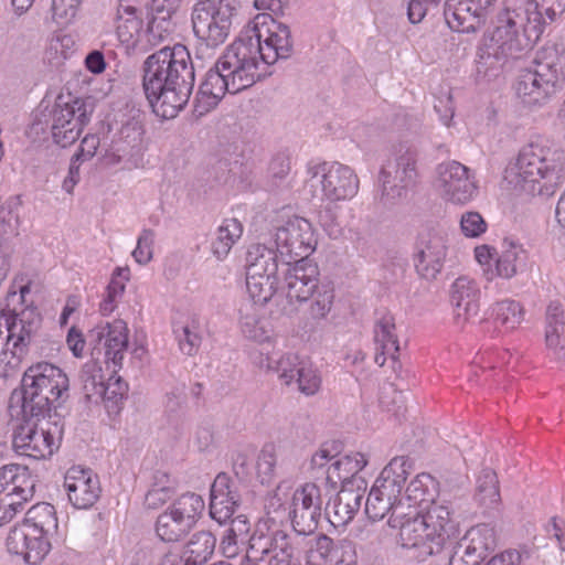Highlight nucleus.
Masks as SVG:
<instances>
[{"label": "nucleus", "instance_id": "23", "mask_svg": "<svg viewBox=\"0 0 565 565\" xmlns=\"http://www.w3.org/2000/svg\"><path fill=\"white\" fill-rule=\"evenodd\" d=\"M64 488L72 505L88 509L100 494L98 477L90 470L78 466L70 468L64 477Z\"/></svg>", "mask_w": 565, "mask_h": 565}, {"label": "nucleus", "instance_id": "4", "mask_svg": "<svg viewBox=\"0 0 565 565\" xmlns=\"http://www.w3.org/2000/svg\"><path fill=\"white\" fill-rule=\"evenodd\" d=\"M516 175L533 195L550 198L565 184V152L541 141L522 147L515 160Z\"/></svg>", "mask_w": 565, "mask_h": 565}, {"label": "nucleus", "instance_id": "40", "mask_svg": "<svg viewBox=\"0 0 565 565\" xmlns=\"http://www.w3.org/2000/svg\"><path fill=\"white\" fill-rule=\"evenodd\" d=\"M435 480L429 473L417 475L406 487L405 490V504H411L415 508L416 504L423 502H434L431 490L434 488Z\"/></svg>", "mask_w": 565, "mask_h": 565}, {"label": "nucleus", "instance_id": "14", "mask_svg": "<svg viewBox=\"0 0 565 565\" xmlns=\"http://www.w3.org/2000/svg\"><path fill=\"white\" fill-rule=\"evenodd\" d=\"M406 514L407 516L397 523L401 546L413 550L420 561L441 554L446 547L443 534L433 533L427 523L420 520V512L416 508L411 507Z\"/></svg>", "mask_w": 565, "mask_h": 565}, {"label": "nucleus", "instance_id": "31", "mask_svg": "<svg viewBox=\"0 0 565 565\" xmlns=\"http://www.w3.org/2000/svg\"><path fill=\"white\" fill-rule=\"evenodd\" d=\"M459 541L466 551L482 562L497 547V533L490 524H478L467 531Z\"/></svg>", "mask_w": 565, "mask_h": 565}, {"label": "nucleus", "instance_id": "43", "mask_svg": "<svg viewBox=\"0 0 565 565\" xmlns=\"http://www.w3.org/2000/svg\"><path fill=\"white\" fill-rule=\"evenodd\" d=\"M495 321L508 330L515 329L523 320V308L514 300L505 299L493 308Z\"/></svg>", "mask_w": 565, "mask_h": 565}, {"label": "nucleus", "instance_id": "10", "mask_svg": "<svg viewBox=\"0 0 565 565\" xmlns=\"http://www.w3.org/2000/svg\"><path fill=\"white\" fill-rule=\"evenodd\" d=\"M238 0H199L193 7V33L209 47L223 44L230 35Z\"/></svg>", "mask_w": 565, "mask_h": 565}, {"label": "nucleus", "instance_id": "59", "mask_svg": "<svg viewBox=\"0 0 565 565\" xmlns=\"http://www.w3.org/2000/svg\"><path fill=\"white\" fill-rule=\"evenodd\" d=\"M269 550L268 557L270 556H279L281 553L284 554H292L294 548L289 542V536L282 530H274L269 532Z\"/></svg>", "mask_w": 565, "mask_h": 565}, {"label": "nucleus", "instance_id": "17", "mask_svg": "<svg viewBox=\"0 0 565 565\" xmlns=\"http://www.w3.org/2000/svg\"><path fill=\"white\" fill-rule=\"evenodd\" d=\"M1 318L4 319L7 330L6 345L12 343L14 355L25 354L30 347L35 344L41 337L42 317L34 308H24L20 312L15 310H3Z\"/></svg>", "mask_w": 565, "mask_h": 565}, {"label": "nucleus", "instance_id": "15", "mask_svg": "<svg viewBox=\"0 0 565 565\" xmlns=\"http://www.w3.org/2000/svg\"><path fill=\"white\" fill-rule=\"evenodd\" d=\"M308 174L310 181L317 179L323 196L330 202L350 200L359 191V179L354 171L338 162L309 167Z\"/></svg>", "mask_w": 565, "mask_h": 565}, {"label": "nucleus", "instance_id": "2", "mask_svg": "<svg viewBox=\"0 0 565 565\" xmlns=\"http://www.w3.org/2000/svg\"><path fill=\"white\" fill-rule=\"evenodd\" d=\"M68 397L70 380L58 366L39 362L25 370L9 399L10 414L19 420L12 436L17 454L39 460L58 449L63 424L56 411Z\"/></svg>", "mask_w": 565, "mask_h": 565}, {"label": "nucleus", "instance_id": "46", "mask_svg": "<svg viewBox=\"0 0 565 565\" xmlns=\"http://www.w3.org/2000/svg\"><path fill=\"white\" fill-rule=\"evenodd\" d=\"M267 367L274 370L279 374V377L289 385L296 377V370L303 364V361L299 360V356L294 353H287L280 356L278 360L267 358Z\"/></svg>", "mask_w": 565, "mask_h": 565}, {"label": "nucleus", "instance_id": "22", "mask_svg": "<svg viewBox=\"0 0 565 565\" xmlns=\"http://www.w3.org/2000/svg\"><path fill=\"white\" fill-rule=\"evenodd\" d=\"M242 504L238 483L226 472H220L210 488V516L218 524H225Z\"/></svg>", "mask_w": 565, "mask_h": 565}, {"label": "nucleus", "instance_id": "51", "mask_svg": "<svg viewBox=\"0 0 565 565\" xmlns=\"http://www.w3.org/2000/svg\"><path fill=\"white\" fill-rule=\"evenodd\" d=\"M329 565H356V553L351 541H333Z\"/></svg>", "mask_w": 565, "mask_h": 565}, {"label": "nucleus", "instance_id": "56", "mask_svg": "<svg viewBox=\"0 0 565 565\" xmlns=\"http://www.w3.org/2000/svg\"><path fill=\"white\" fill-rule=\"evenodd\" d=\"M411 468L412 462L408 457L397 456L387 463L381 473L386 478H394L396 480L399 479L401 482L405 484Z\"/></svg>", "mask_w": 565, "mask_h": 565}, {"label": "nucleus", "instance_id": "35", "mask_svg": "<svg viewBox=\"0 0 565 565\" xmlns=\"http://www.w3.org/2000/svg\"><path fill=\"white\" fill-rule=\"evenodd\" d=\"M475 501L484 509H494L500 503L499 480L494 470L483 469L477 478Z\"/></svg>", "mask_w": 565, "mask_h": 565}, {"label": "nucleus", "instance_id": "52", "mask_svg": "<svg viewBox=\"0 0 565 565\" xmlns=\"http://www.w3.org/2000/svg\"><path fill=\"white\" fill-rule=\"evenodd\" d=\"M269 532L263 533L257 530L248 539L247 558L254 563H260L268 557Z\"/></svg>", "mask_w": 565, "mask_h": 565}, {"label": "nucleus", "instance_id": "21", "mask_svg": "<svg viewBox=\"0 0 565 565\" xmlns=\"http://www.w3.org/2000/svg\"><path fill=\"white\" fill-rule=\"evenodd\" d=\"M495 1L445 0L443 11L445 21L454 31L476 32L484 24L487 11Z\"/></svg>", "mask_w": 565, "mask_h": 565}, {"label": "nucleus", "instance_id": "12", "mask_svg": "<svg viewBox=\"0 0 565 565\" xmlns=\"http://www.w3.org/2000/svg\"><path fill=\"white\" fill-rule=\"evenodd\" d=\"M204 500L194 492L175 499L156 521V533L166 543H175L185 537L195 526L204 510Z\"/></svg>", "mask_w": 565, "mask_h": 565}, {"label": "nucleus", "instance_id": "58", "mask_svg": "<svg viewBox=\"0 0 565 565\" xmlns=\"http://www.w3.org/2000/svg\"><path fill=\"white\" fill-rule=\"evenodd\" d=\"M181 0H150L152 19L167 22L178 11Z\"/></svg>", "mask_w": 565, "mask_h": 565}, {"label": "nucleus", "instance_id": "26", "mask_svg": "<svg viewBox=\"0 0 565 565\" xmlns=\"http://www.w3.org/2000/svg\"><path fill=\"white\" fill-rule=\"evenodd\" d=\"M367 460L361 452H351L340 457L328 466L326 470V480L331 483L340 481L342 486L347 483L352 487L361 486L365 488V480L358 477V473L366 466Z\"/></svg>", "mask_w": 565, "mask_h": 565}, {"label": "nucleus", "instance_id": "42", "mask_svg": "<svg viewBox=\"0 0 565 565\" xmlns=\"http://www.w3.org/2000/svg\"><path fill=\"white\" fill-rule=\"evenodd\" d=\"M310 298H312L309 309L311 318L315 320L327 318L333 306V287L330 284H320Z\"/></svg>", "mask_w": 565, "mask_h": 565}, {"label": "nucleus", "instance_id": "28", "mask_svg": "<svg viewBox=\"0 0 565 565\" xmlns=\"http://www.w3.org/2000/svg\"><path fill=\"white\" fill-rule=\"evenodd\" d=\"M35 483L28 475V468L20 465H6L0 469V494L19 497L22 501H28L33 497Z\"/></svg>", "mask_w": 565, "mask_h": 565}, {"label": "nucleus", "instance_id": "39", "mask_svg": "<svg viewBox=\"0 0 565 565\" xmlns=\"http://www.w3.org/2000/svg\"><path fill=\"white\" fill-rule=\"evenodd\" d=\"M243 226L236 218H226L217 228L216 237L212 243V252L217 258H224L234 243L241 237Z\"/></svg>", "mask_w": 565, "mask_h": 565}, {"label": "nucleus", "instance_id": "11", "mask_svg": "<svg viewBox=\"0 0 565 565\" xmlns=\"http://www.w3.org/2000/svg\"><path fill=\"white\" fill-rule=\"evenodd\" d=\"M92 111L85 100L58 95L46 119L53 141L62 148L73 145L89 122Z\"/></svg>", "mask_w": 565, "mask_h": 565}, {"label": "nucleus", "instance_id": "13", "mask_svg": "<svg viewBox=\"0 0 565 565\" xmlns=\"http://www.w3.org/2000/svg\"><path fill=\"white\" fill-rule=\"evenodd\" d=\"M271 242L282 262L308 258L317 243L310 222L299 216L288 218L284 224L276 226Z\"/></svg>", "mask_w": 565, "mask_h": 565}, {"label": "nucleus", "instance_id": "48", "mask_svg": "<svg viewBox=\"0 0 565 565\" xmlns=\"http://www.w3.org/2000/svg\"><path fill=\"white\" fill-rule=\"evenodd\" d=\"M333 540L320 534L307 552V565H329Z\"/></svg>", "mask_w": 565, "mask_h": 565}, {"label": "nucleus", "instance_id": "19", "mask_svg": "<svg viewBox=\"0 0 565 565\" xmlns=\"http://www.w3.org/2000/svg\"><path fill=\"white\" fill-rule=\"evenodd\" d=\"M291 507L289 518L294 531L300 535L313 533L322 512L320 488L312 482L305 483L294 492Z\"/></svg>", "mask_w": 565, "mask_h": 565}, {"label": "nucleus", "instance_id": "57", "mask_svg": "<svg viewBox=\"0 0 565 565\" xmlns=\"http://www.w3.org/2000/svg\"><path fill=\"white\" fill-rule=\"evenodd\" d=\"M275 466L276 456L274 447L267 445L259 452L256 463L257 473L262 478V482L271 477Z\"/></svg>", "mask_w": 565, "mask_h": 565}, {"label": "nucleus", "instance_id": "55", "mask_svg": "<svg viewBox=\"0 0 565 565\" xmlns=\"http://www.w3.org/2000/svg\"><path fill=\"white\" fill-rule=\"evenodd\" d=\"M154 233L152 230H143L137 241V246L132 252V256L137 263L145 265L152 258V245Z\"/></svg>", "mask_w": 565, "mask_h": 565}, {"label": "nucleus", "instance_id": "6", "mask_svg": "<svg viewBox=\"0 0 565 565\" xmlns=\"http://www.w3.org/2000/svg\"><path fill=\"white\" fill-rule=\"evenodd\" d=\"M565 82V46L546 44L533 61V67L518 75L514 88L518 97L529 106L544 103Z\"/></svg>", "mask_w": 565, "mask_h": 565}, {"label": "nucleus", "instance_id": "24", "mask_svg": "<svg viewBox=\"0 0 565 565\" xmlns=\"http://www.w3.org/2000/svg\"><path fill=\"white\" fill-rule=\"evenodd\" d=\"M480 289L473 279L466 276L457 278L450 292V301L455 308L457 323H466L479 313Z\"/></svg>", "mask_w": 565, "mask_h": 565}, {"label": "nucleus", "instance_id": "54", "mask_svg": "<svg viewBox=\"0 0 565 565\" xmlns=\"http://www.w3.org/2000/svg\"><path fill=\"white\" fill-rule=\"evenodd\" d=\"M460 227L465 236L479 237L487 230V223L478 212H466L461 215Z\"/></svg>", "mask_w": 565, "mask_h": 565}, {"label": "nucleus", "instance_id": "29", "mask_svg": "<svg viewBox=\"0 0 565 565\" xmlns=\"http://www.w3.org/2000/svg\"><path fill=\"white\" fill-rule=\"evenodd\" d=\"M411 504L393 503L379 494L373 489L370 490L365 502V513L372 521H380L388 515L387 524L392 529H397V523L407 516L406 512Z\"/></svg>", "mask_w": 565, "mask_h": 565}, {"label": "nucleus", "instance_id": "38", "mask_svg": "<svg viewBox=\"0 0 565 565\" xmlns=\"http://www.w3.org/2000/svg\"><path fill=\"white\" fill-rule=\"evenodd\" d=\"M175 493L174 481L163 471L153 475L151 488L145 495V505L148 509H159L167 503Z\"/></svg>", "mask_w": 565, "mask_h": 565}, {"label": "nucleus", "instance_id": "16", "mask_svg": "<svg viewBox=\"0 0 565 565\" xmlns=\"http://www.w3.org/2000/svg\"><path fill=\"white\" fill-rule=\"evenodd\" d=\"M435 185L441 198L454 204H466L478 194V185L469 169L458 161L437 166Z\"/></svg>", "mask_w": 565, "mask_h": 565}, {"label": "nucleus", "instance_id": "34", "mask_svg": "<svg viewBox=\"0 0 565 565\" xmlns=\"http://www.w3.org/2000/svg\"><path fill=\"white\" fill-rule=\"evenodd\" d=\"M420 520L427 523L429 530L435 534H443L444 544L451 543V535L455 532V523L448 505L433 502L425 513H420Z\"/></svg>", "mask_w": 565, "mask_h": 565}, {"label": "nucleus", "instance_id": "44", "mask_svg": "<svg viewBox=\"0 0 565 565\" xmlns=\"http://www.w3.org/2000/svg\"><path fill=\"white\" fill-rule=\"evenodd\" d=\"M174 334L179 343V349L183 354L192 356L198 352L202 337L198 331L195 321L174 329Z\"/></svg>", "mask_w": 565, "mask_h": 565}, {"label": "nucleus", "instance_id": "37", "mask_svg": "<svg viewBox=\"0 0 565 565\" xmlns=\"http://www.w3.org/2000/svg\"><path fill=\"white\" fill-rule=\"evenodd\" d=\"M395 319L390 312L383 313L375 322L374 340L379 349L386 350L392 360L397 359L399 352L398 339L395 333Z\"/></svg>", "mask_w": 565, "mask_h": 565}, {"label": "nucleus", "instance_id": "50", "mask_svg": "<svg viewBox=\"0 0 565 565\" xmlns=\"http://www.w3.org/2000/svg\"><path fill=\"white\" fill-rule=\"evenodd\" d=\"M440 11V0H411L407 15L411 23L422 22L428 15H436Z\"/></svg>", "mask_w": 565, "mask_h": 565}, {"label": "nucleus", "instance_id": "9", "mask_svg": "<svg viewBox=\"0 0 565 565\" xmlns=\"http://www.w3.org/2000/svg\"><path fill=\"white\" fill-rule=\"evenodd\" d=\"M501 12L534 45L545 26L565 12V0H505Z\"/></svg>", "mask_w": 565, "mask_h": 565}, {"label": "nucleus", "instance_id": "20", "mask_svg": "<svg viewBox=\"0 0 565 565\" xmlns=\"http://www.w3.org/2000/svg\"><path fill=\"white\" fill-rule=\"evenodd\" d=\"M446 255V241L441 234L431 230L419 233L413 256L416 273L423 279H436L444 267Z\"/></svg>", "mask_w": 565, "mask_h": 565}, {"label": "nucleus", "instance_id": "30", "mask_svg": "<svg viewBox=\"0 0 565 565\" xmlns=\"http://www.w3.org/2000/svg\"><path fill=\"white\" fill-rule=\"evenodd\" d=\"M216 537L210 531H198L184 544L178 559L183 565H204L213 555Z\"/></svg>", "mask_w": 565, "mask_h": 565}, {"label": "nucleus", "instance_id": "1", "mask_svg": "<svg viewBox=\"0 0 565 565\" xmlns=\"http://www.w3.org/2000/svg\"><path fill=\"white\" fill-rule=\"evenodd\" d=\"M294 51L290 28L270 15H257L205 73L194 99V110L203 115L226 93L237 94L262 79L259 62L270 65L287 60Z\"/></svg>", "mask_w": 565, "mask_h": 565}, {"label": "nucleus", "instance_id": "3", "mask_svg": "<svg viewBox=\"0 0 565 565\" xmlns=\"http://www.w3.org/2000/svg\"><path fill=\"white\" fill-rule=\"evenodd\" d=\"M142 88L152 111L172 119L184 109L192 95L195 70L188 49L182 44L164 46L142 63Z\"/></svg>", "mask_w": 565, "mask_h": 565}, {"label": "nucleus", "instance_id": "61", "mask_svg": "<svg viewBox=\"0 0 565 565\" xmlns=\"http://www.w3.org/2000/svg\"><path fill=\"white\" fill-rule=\"evenodd\" d=\"M546 330L564 332L565 317L564 310L559 302L553 301L546 309Z\"/></svg>", "mask_w": 565, "mask_h": 565}, {"label": "nucleus", "instance_id": "5", "mask_svg": "<svg viewBox=\"0 0 565 565\" xmlns=\"http://www.w3.org/2000/svg\"><path fill=\"white\" fill-rule=\"evenodd\" d=\"M533 45L511 21L500 12L492 31L483 34L476 53V77L490 82L498 77L509 60L521 57Z\"/></svg>", "mask_w": 565, "mask_h": 565}, {"label": "nucleus", "instance_id": "63", "mask_svg": "<svg viewBox=\"0 0 565 565\" xmlns=\"http://www.w3.org/2000/svg\"><path fill=\"white\" fill-rule=\"evenodd\" d=\"M142 21L138 17L117 20V34L121 42H129L135 34H139Z\"/></svg>", "mask_w": 565, "mask_h": 565}, {"label": "nucleus", "instance_id": "64", "mask_svg": "<svg viewBox=\"0 0 565 565\" xmlns=\"http://www.w3.org/2000/svg\"><path fill=\"white\" fill-rule=\"evenodd\" d=\"M486 565H532L529 557H523L518 551H505L489 559Z\"/></svg>", "mask_w": 565, "mask_h": 565}, {"label": "nucleus", "instance_id": "53", "mask_svg": "<svg viewBox=\"0 0 565 565\" xmlns=\"http://www.w3.org/2000/svg\"><path fill=\"white\" fill-rule=\"evenodd\" d=\"M466 550L460 541L447 543L444 552L448 556V565H480L481 562Z\"/></svg>", "mask_w": 565, "mask_h": 565}, {"label": "nucleus", "instance_id": "25", "mask_svg": "<svg viewBox=\"0 0 565 565\" xmlns=\"http://www.w3.org/2000/svg\"><path fill=\"white\" fill-rule=\"evenodd\" d=\"M364 493L361 486L347 483L335 495L332 504L327 507V515L333 526H344L353 520L361 508Z\"/></svg>", "mask_w": 565, "mask_h": 565}, {"label": "nucleus", "instance_id": "47", "mask_svg": "<svg viewBox=\"0 0 565 565\" xmlns=\"http://www.w3.org/2000/svg\"><path fill=\"white\" fill-rule=\"evenodd\" d=\"M296 381L298 388L305 395H315L321 386V377L318 371L309 363L303 362L299 369L296 370Z\"/></svg>", "mask_w": 565, "mask_h": 565}, {"label": "nucleus", "instance_id": "27", "mask_svg": "<svg viewBox=\"0 0 565 565\" xmlns=\"http://www.w3.org/2000/svg\"><path fill=\"white\" fill-rule=\"evenodd\" d=\"M282 259L274 246L266 244L252 245L246 254V273L255 275L280 276Z\"/></svg>", "mask_w": 565, "mask_h": 565}, {"label": "nucleus", "instance_id": "18", "mask_svg": "<svg viewBox=\"0 0 565 565\" xmlns=\"http://www.w3.org/2000/svg\"><path fill=\"white\" fill-rule=\"evenodd\" d=\"M319 285V268L310 259L282 262L280 288L290 301L309 300Z\"/></svg>", "mask_w": 565, "mask_h": 565}, {"label": "nucleus", "instance_id": "7", "mask_svg": "<svg viewBox=\"0 0 565 565\" xmlns=\"http://www.w3.org/2000/svg\"><path fill=\"white\" fill-rule=\"evenodd\" d=\"M55 508L40 502L28 510L21 524L12 527L7 536V548L11 554L22 556L30 565L40 564L50 552L47 535L56 532Z\"/></svg>", "mask_w": 565, "mask_h": 565}, {"label": "nucleus", "instance_id": "60", "mask_svg": "<svg viewBox=\"0 0 565 565\" xmlns=\"http://www.w3.org/2000/svg\"><path fill=\"white\" fill-rule=\"evenodd\" d=\"M318 220L330 237H338L341 234V225L333 207L326 206L322 209L319 212Z\"/></svg>", "mask_w": 565, "mask_h": 565}, {"label": "nucleus", "instance_id": "41", "mask_svg": "<svg viewBox=\"0 0 565 565\" xmlns=\"http://www.w3.org/2000/svg\"><path fill=\"white\" fill-rule=\"evenodd\" d=\"M127 391V384L119 376H111L106 383L104 382L100 401L105 403L108 413L120 411Z\"/></svg>", "mask_w": 565, "mask_h": 565}, {"label": "nucleus", "instance_id": "33", "mask_svg": "<svg viewBox=\"0 0 565 565\" xmlns=\"http://www.w3.org/2000/svg\"><path fill=\"white\" fill-rule=\"evenodd\" d=\"M503 247L495 260V269L498 276L510 279L525 268L527 254L521 245L513 242L504 241Z\"/></svg>", "mask_w": 565, "mask_h": 565}, {"label": "nucleus", "instance_id": "36", "mask_svg": "<svg viewBox=\"0 0 565 565\" xmlns=\"http://www.w3.org/2000/svg\"><path fill=\"white\" fill-rule=\"evenodd\" d=\"M247 292L256 305L267 303L273 296L281 290L280 276L269 277L268 275H253L246 273Z\"/></svg>", "mask_w": 565, "mask_h": 565}, {"label": "nucleus", "instance_id": "62", "mask_svg": "<svg viewBox=\"0 0 565 565\" xmlns=\"http://www.w3.org/2000/svg\"><path fill=\"white\" fill-rule=\"evenodd\" d=\"M242 332L247 339L264 342L269 335L265 331V329L259 326V321L255 317L246 316L241 320Z\"/></svg>", "mask_w": 565, "mask_h": 565}, {"label": "nucleus", "instance_id": "8", "mask_svg": "<svg viewBox=\"0 0 565 565\" xmlns=\"http://www.w3.org/2000/svg\"><path fill=\"white\" fill-rule=\"evenodd\" d=\"M418 150L407 143L394 148L392 156L382 166L379 173L381 185L380 203L391 207L406 199L407 193L418 180Z\"/></svg>", "mask_w": 565, "mask_h": 565}, {"label": "nucleus", "instance_id": "49", "mask_svg": "<svg viewBox=\"0 0 565 565\" xmlns=\"http://www.w3.org/2000/svg\"><path fill=\"white\" fill-rule=\"evenodd\" d=\"M403 488L404 483L399 479L386 478L381 473L371 489L393 503H405L404 498L401 497Z\"/></svg>", "mask_w": 565, "mask_h": 565}, {"label": "nucleus", "instance_id": "45", "mask_svg": "<svg viewBox=\"0 0 565 565\" xmlns=\"http://www.w3.org/2000/svg\"><path fill=\"white\" fill-rule=\"evenodd\" d=\"M85 397L89 402L98 403L102 397L104 381L94 365H85L79 374Z\"/></svg>", "mask_w": 565, "mask_h": 565}, {"label": "nucleus", "instance_id": "32", "mask_svg": "<svg viewBox=\"0 0 565 565\" xmlns=\"http://www.w3.org/2000/svg\"><path fill=\"white\" fill-rule=\"evenodd\" d=\"M128 348V329L124 320L117 319L107 322L106 339L104 341V353L107 360L114 365H121L124 353Z\"/></svg>", "mask_w": 565, "mask_h": 565}]
</instances>
